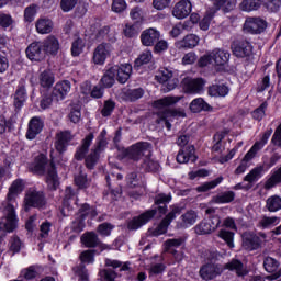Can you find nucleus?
Here are the masks:
<instances>
[{
	"label": "nucleus",
	"instance_id": "f257e3e1",
	"mask_svg": "<svg viewBox=\"0 0 281 281\" xmlns=\"http://www.w3.org/2000/svg\"><path fill=\"white\" fill-rule=\"evenodd\" d=\"M172 201V195L166 193H159L154 199V204L151 209L146 210L140 213L138 216H134L132 220L127 222V229L130 232H137L144 225H148L155 218L156 214H158L159 218L161 216H166L168 214V203Z\"/></svg>",
	"mask_w": 281,
	"mask_h": 281
},
{
	"label": "nucleus",
	"instance_id": "f03ea898",
	"mask_svg": "<svg viewBox=\"0 0 281 281\" xmlns=\"http://www.w3.org/2000/svg\"><path fill=\"white\" fill-rule=\"evenodd\" d=\"M100 36H103L104 41L110 42H103L94 48L92 56V63H94V65H104L106 58H111L113 52H115V47L113 46V43H115V34L111 33L109 26L103 27L100 32Z\"/></svg>",
	"mask_w": 281,
	"mask_h": 281
},
{
	"label": "nucleus",
	"instance_id": "7ed1b4c3",
	"mask_svg": "<svg viewBox=\"0 0 281 281\" xmlns=\"http://www.w3.org/2000/svg\"><path fill=\"white\" fill-rule=\"evenodd\" d=\"M153 148V144L149 142H137L128 147H120L116 145L117 150V159L120 161L127 159L128 161H134L137 164L146 155V153H150Z\"/></svg>",
	"mask_w": 281,
	"mask_h": 281
},
{
	"label": "nucleus",
	"instance_id": "20e7f679",
	"mask_svg": "<svg viewBox=\"0 0 281 281\" xmlns=\"http://www.w3.org/2000/svg\"><path fill=\"white\" fill-rule=\"evenodd\" d=\"M190 142V136L188 135H180L177 138L176 144L180 147L178 155L176 157V161L178 164H196V159L199 157L196 156V148H194V145H188Z\"/></svg>",
	"mask_w": 281,
	"mask_h": 281
},
{
	"label": "nucleus",
	"instance_id": "39448f33",
	"mask_svg": "<svg viewBox=\"0 0 281 281\" xmlns=\"http://www.w3.org/2000/svg\"><path fill=\"white\" fill-rule=\"evenodd\" d=\"M176 117H186V112L170 108H159L156 112V124L161 128L172 131V122H175Z\"/></svg>",
	"mask_w": 281,
	"mask_h": 281
},
{
	"label": "nucleus",
	"instance_id": "423d86ee",
	"mask_svg": "<svg viewBox=\"0 0 281 281\" xmlns=\"http://www.w3.org/2000/svg\"><path fill=\"white\" fill-rule=\"evenodd\" d=\"M71 91V83L69 81H61L56 83L50 97H44L41 101V106L56 105L63 101Z\"/></svg>",
	"mask_w": 281,
	"mask_h": 281
},
{
	"label": "nucleus",
	"instance_id": "0eeeda50",
	"mask_svg": "<svg viewBox=\"0 0 281 281\" xmlns=\"http://www.w3.org/2000/svg\"><path fill=\"white\" fill-rule=\"evenodd\" d=\"M5 224H0V243H3V238H5V232L12 233L16 229L19 225V217L16 216V209L12 205V203H7L3 209Z\"/></svg>",
	"mask_w": 281,
	"mask_h": 281
},
{
	"label": "nucleus",
	"instance_id": "6e6552de",
	"mask_svg": "<svg viewBox=\"0 0 281 281\" xmlns=\"http://www.w3.org/2000/svg\"><path fill=\"white\" fill-rule=\"evenodd\" d=\"M227 63H229V52L220 48L213 49L199 59L200 67H207V65L223 66Z\"/></svg>",
	"mask_w": 281,
	"mask_h": 281
},
{
	"label": "nucleus",
	"instance_id": "1a4fd4ad",
	"mask_svg": "<svg viewBox=\"0 0 281 281\" xmlns=\"http://www.w3.org/2000/svg\"><path fill=\"white\" fill-rule=\"evenodd\" d=\"M170 212L160 221L155 229L151 231L150 235L154 237L164 236V234L168 233V227L170 224L177 218V216L181 215V206L178 204H173L170 206Z\"/></svg>",
	"mask_w": 281,
	"mask_h": 281
},
{
	"label": "nucleus",
	"instance_id": "9d476101",
	"mask_svg": "<svg viewBox=\"0 0 281 281\" xmlns=\"http://www.w3.org/2000/svg\"><path fill=\"white\" fill-rule=\"evenodd\" d=\"M45 205H47V200L45 199V193L43 191L33 190L24 198L25 212H30L32 207H35L36 210H43Z\"/></svg>",
	"mask_w": 281,
	"mask_h": 281
},
{
	"label": "nucleus",
	"instance_id": "9b49d317",
	"mask_svg": "<svg viewBox=\"0 0 281 281\" xmlns=\"http://www.w3.org/2000/svg\"><path fill=\"white\" fill-rule=\"evenodd\" d=\"M241 247L245 251H258L262 249V238L254 232H245L241 235Z\"/></svg>",
	"mask_w": 281,
	"mask_h": 281
},
{
	"label": "nucleus",
	"instance_id": "f8f14e48",
	"mask_svg": "<svg viewBox=\"0 0 281 281\" xmlns=\"http://www.w3.org/2000/svg\"><path fill=\"white\" fill-rule=\"evenodd\" d=\"M199 273L202 280H216L218 276H223V265L209 261L201 266Z\"/></svg>",
	"mask_w": 281,
	"mask_h": 281
},
{
	"label": "nucleus",
	"instance_id": "ddd939ff",
	"mask_svg": "<svg viewBox=\"0 0 281 281\" xmlns=\"http://www.w3.org/2000/svg\"><path fill=\"white\" fill-rule=\"evenodd\" d=\"M267 27L269 23L260 16L247 18L244 23V31L248 34H262Z\"/></svg>",
	"mask_w": 281,
	"mask_h": 281
},
{
	"label": "nucleus",
	"instance_id": "4468645a",
	"mask_svg": "<svg viewBox=\"0 0 281 281\" xmlns=\"http://www.w3.org/2000/svg\"><path fill=\"white\" fill-rule=\"evenodd\" d=\"M45 183L50 192H56L60 188V177H58V168L56 162L50 160L45 176Z\"/></svg>",
	"mask_w": 281,
	"mask_h": 281
},
{
	"label": "nucleus",
	"instance_id": "2eb2a0df",
	"mask_svg": "<svg viewBox=\"0 0 281 281\" xmlns=\"http://www.w3.org/2000/svg\"><path fill=\"white\" fill-rule=\"evenodd\" d=\"M81 244L88 249H95V247H98L99 254H102V251H106V249H110L109 245L100 241V237H98V234L95 232H86L81 236Z\"/></svg>",
	"mask_w": 281,
	"mask_h": 281
},
{
	"label": "nucleus",
	"instance_id": "dca6fc26",
	"mask_svg": "<svg viewBox=\"0 0 281 281\" xmlns=\"http://www.w3.org/2000/svg\"><path fill=\"white\" fill-rule=\"evenodd\" d=\"M71 201H75L76 205H78V196L76 195V191L71 187H67L60 207L61 215L71 216V214H74V206H71Z\"/></svg>",
	"mask_w": 281,
	"mask_h": 281
},
{
	"label": "nucleus",
	"instance_id": "f3484780",
	"mask_svg": "<svg viewBox=\"0 0 281 281\" xmlns=\"http://www.w3.org/2000/svg\"><path fill=\"white\" fill-rule=\"evenodd\" d=\"M26 57L31 63H43L47 55H45V50L43 48V44L41 42H33L26 47Z\"/></svg>",
	"mask_w": 281,
	"mask_h": 281
},
{
	"label": "nucleus",
	"instance_id": "a211bd4d",
	"mask_svg": "<svg viewBox=\"0 0 281 281\" xmlns=\"http://www.w3.org/2000/svg\"><path fill=\"white\" fill-rule=\"evenodd\" d=\"M47 164H49V158H47V155L41 153L35 156L33 162L29 167V170L38 177H45V173L47 172Z\"/></svg>",
	"mask_w": 281,
	"mask_h": 281
},
{
	"label": "nucleus",
	"instance_id": "6ab92c4d",
	"mask_svg": "<svg viewBox=\"0 0 281 281\" xmlns=\"http://www.w3.org/2000/svg\"><path fill=\"white\" fill-rule=\"evenodd\" d=\"M180 87L184 93H201L205 87V81L202 78L192 79L191 77H186L182 79Z\"/></svg>",
	"mask_w": 281,
	"mask_h": 281
},
{
	"label": "nucleus",
	"instance_id": "aec40b11",
	"mask_svg": "<svg viewBox=\"0 0 281 281\" xmlns=\"http://www.w3.org/2000/svg\"><path fill=\"white\" fill-rule=\"evenodd\" d=\"M117 82L126 85L131 75L133 74V66L131 64H121L111 67Z\"/></svg>",
	"mask_w": 281,
	"mask_h": 281
},
{
	"label": "nucleus",
	"instance_id": "412c9836",
	"mask_svg": "<svg viewBox=\"0 0 281 281\" xmlns=\"http://www.w3.org/2000/svg\"><path fill=\"white\" fill-rule=\"evenodd\" d=\"M93 139H95L93 132H90L83 139H81V145L77 147L75 153L76 161H82L86 159L89 154V148H91V144H93Z\"/></svg>",
	"mask_w": 281,
	"mask_h": 281
},
{
	"label": "nucleus",
	"instance_id": "4be33fe9",
	"mask_svg": "<svg viewBox=\"0 0 281 281\" xmlns=\"http://www.w3.org/2000/svg\"><path fill=\"white\" fill-rule=\"evenodd\" d=\"M40 43H42V47L46 57L48 56L54 58L55 56H58V52L60 50V42H58V38H56V36L49 35Z\"/></svg>",
	"mask_w": 281,
	"mask_h": 281
},
{
	"label": "nucleus",
	"instance_id": "5701e85b",
	"mask_svg": "<svg viewBox=\"0 0 281 281\" xmlns=\"http://www.w3.org/2000/svg\"><path fill=\"white\" fill-rule=\"evenodd\" d=\"M191 12H192V2H190V0H180L173 7L172 16L179 20L188 19Z\"/></svg>",
	"mask_w": 281,
	"mask_h": 281
},
{
	"label": "nucleus",
	"instance_id": "b1692460",
	"mask_svg": "<svg viewBox=\"0 0 281 281\" xmlns=\"http://www.w3.org/2000/svg\"><path fill=\"white\" fill-rule=\"evenodd\" d=\"M44 126H45V123H43V120H41V117L33 116L29 121L26 139H36V136L41 135V133L43 132Z\"/></svg>",
	"mask_w": 281,
	"mask_h": 281
},
{
	"label": "nucleus",
	"instance_id": "393cba45",
	"mask_svg": "<svg viewBox=\"0 0 281 281\" xmlns=\"http://www.w3.org/2000/svg\"><path fill=\"white\" fill-rule=\"evenodd\" d=\"M77 207L78 211L76 213V216L82 218L83 221H87V218H90V221H94V218L98 216V209L87 202L77 205Z\"/></svg>",
	"mask_w": 281,
	"mask_h": 281
},
{
	"label": "nucleus",
	"instance_id": "a878e982",
	"mask_svg": "<svg viewBox=\"0 0 281 281\" xmlns=\"http://www.w3.org/2000/svg\"><path fill=\"white\" fill-rule=\"evenodd\" d=\"M56 137L55 149L57 153H59V155H64V153H67V148H69V142H71V132H60L56 135Z\"/></svg>",
	"mask_w": 281,
	"mask_h": 281
},
{
	"label": "nucleus",
	"instance_id": "bb28decb",
	"mask_svg": "<svg viewBox=\"0 0 281 281\" xmlns=\"http://www.w3.org/2000/svg\"><path fill=\"white\" fill-rule=\"evenodd\" d=\"M223 271H235L238 278H245L249 272L245 268V263L239 259L233 258L223 266Z\"/></svg>",
	"mask_w": 281,
	"mask_h": 281
},
{
	"label": "nucleus",
	"instance_id": "cd10ccee",
	"mask_svg": "<svg viewBox=\"0 0 281 281\" xmlns=\"http://www.w3.org/2000/svg\"><path fill=\"white\" fill-rule=\"evenodd\" d=\"M161 37V33L157 29H147L143 31L140 34V41L145 47H150L151 45H155L156 41H159Z\"/></svg>",
	"mask_w": 281,
	"mask_h": 281
},
{
	"label": "nucleus",
	"instance_id": "c85d7f7f",
	"mask_svg": "<svg viewBox=\"0 0 281 281\" xmlns=\"http://www.w3.org/2000/svg\"><path fill=\"white\" fill-rule=\"evenodd\" d=\"M23 190H25V180L21 178L15 179L11 183L9 192L7 194V201H9L8 203H12V201L16 199L18 194H21Z\"/></svg>",
	"mask_w": 281,
	"mask_h": 281
},
{
	"label": "nucleus",
	"instance_id": "c756f323",
	"mask_svg": "<svg viewBox=\"0 0 281 281\" xmlns=\"http://www.w3.org/2000/svg\"><path fill=\"white\" fill-rule=\"evenodd\" d=\"M201 42V38L196 34H189L182 40L176 42L178 49H194Z\"/></svg>",
	"mask_w": 281,
	"mask_h": 281
},
{
	"label": "nucleus",
	"instance_id": "7c9ffc66",
	"mask_svg": "<svg viewBox=\"0 0 281 281\" xmlns=\"http://www.w3.org/2000/svg\"><path fill=\"white\" fill-rule=\"evenodd\" d=\"M233 54L237 56V58H245L251 54V44L247 41L235 42L232 45Z\"/></svg>",
	"mask_w": 281,
	"mask_h": 281
},
{
	"label": "nucleus",
	"instance_id": "2f4dec72",
	"mask_svg": "<svg viewBox=\"0 0 281 281\" xmlns=\"http://www.w3.org/2000/svg\"><path fill=\"white\" fill-rule=\"evenodd\" d=\"M186 102V97H175L168 95L161 99H158L154 102V106H175V104H183Z\"/></svg>",
	"mask_w": 281,
	"mask_h": 281
},
{
	"label": "nucleus",
	"instance_id": "473e14b6",
	"mask_svg": "<svg viewBox=\"0 0 281 281\" xmlns=\"http://www.w3.org/2000/svg\"><path fill=\"white\" fill-rule=\"evenodd\" d=\"M236 8V0H215L213 4V9L211 11L216 14L218 10H222L223 12H232Z\"/></svg>",
	"mask_w": 281,
	"mask_h": 281
},
{
	"label": "nucleus",
	"instance_id": "72a5a7b5",
	"mask_svg": "<svg viewBox=\"0 0 281 281\" xmlns=\"http://www.w3.org/2000/svg\"><path fill=\"white\" fill-rule=\"evenodd\" d=\"M40 85L43 87V89H50V87H54V82H56V79L54 77V72H52L50 69H46L40 74L38 77Z\"/></svg>",
	"mask_w": 281,
	"mask_h": 281
},
{
	"label": "nucleus",
	"instance_id": "f704fd0d",
	"mask_svg": "<svg viewBox=\"0 0 281 281\" xmlns=\"http://www.w3.org/2000/svg\"><path fill=\"white\" fill-rule=\"evenodd\" d=\"M147 156L143 159L140 168L144 172H159V162L150 158V149Z\"/></svg>",
	"mask_w": 281,
	"mask_h": 281
},
{
	"label": "nucleus",
	"instance_id": "c9c22d12",
	"mask_svg": "<svg viewBox=\"0 0 281 281\" xmlns=\"http://www.w3.org/2000/svg\"><path fill=\"white\" fill-rule=\"evenodd\" d=\"M262 0H243L239 4L241 12H257L262 8Z\"/></svg>",
	"mask_w": 281,
	"mask_h": 281
},
{
	"label": "nucleus",
	"instance_id": "e433bc0d",
	"mask_svg": "<svg viewBox=\"0 0 281 281\" xmlns=\"http://www.w3.org/2000/svg\"><path fill=\"white\" fill-rule=\"evenodd\" d=\"M280 183H281V166L271 173L269 179L266 180L263 188L265 190H272V188L280 186Z\"/></svg>",
	"mask_w": 281,
	"mask_h": 281
},
{
	"label": "nucleus",
	"instance_id": "4c0bfd02",
	"mask_svg": "<svg viewBox=\"0 0 281 281\" xmlns=\"http://www.w3.org/2000/svg\"><path fill=\"white\" fill-rule=\"evenodd\" d=\"M35 27L38 34H49L54 30V23L49 19L42 18L37 20Z\"/></svg>",
	"mask_w": 281,
	"mask_h": 281
},
{
	"label": "nucleus",
	"instance_id": "58836bf2",
	"mask_svg": "<svg viewBox=\"0 0 281 281\" xmlns=\"http://www.w3.org/2000/svg\"><path fill=\"white\" fill-rule=\"evenodd\" d=\"M234 199H236V193L234 191H226L213 196V203L224 205L225 203H232Z\"/></svg>",
	"mask_w": 281,
	"mask_h": 281
},
{
	"label": "nucleus",
	"instance_id": "ea45409f",
	"mask_svg": "<svg viewBox=\"0 0 281 281\" xmlns=\"http://www.w3.org/2000/svg\"><path fill=\"white\" fill-rule=\"evenodd\" d=\"M194 232L198 236H205L207 234H212L214 232V227L207 220H202L195 227Z\"/></svg>",
	"mask_w": 281,
	"mask_h": 281
},
{
	"label": "nucleus",
	"instance_id": "a19ab883",
	"mask_svg": "<svg viewBox=\"0 0 281 281\" xmlns=\"http://www.w3.org/2000/svg\"><path fill=\"white\" fill-rule=\"evenodd\" d=\"M265 171V167L259 166L251 169L245 177L244 181L248 183H256L259 179H262V172Z\"/></svg>",
	"mask_w": 281,
	"mask_h": 281
},
{
	"label": "nucleus",
	"instance_id": "79ce46f5",
	"mask_svg": "<svg viewBox=\"0 0 281 281\" xmlns=\"http://www.w3.org/2000/svg\"><path fill=\"white\" fill-rule=\"evenodd\" d=\"M223 176H220L215 178L214 180H211L209 182H204L201 186L196 187V192H210V190H214V188L221 186L223 183Z\"/></svg>",
	"mask_w": 281,
	"mask_h": 281
},
{
	"label": "nucleus",
	"instance_id": "37998d69",
	"mask_svg": "<svg viewBox=\"0 0 281 281\" xmlns=\"http://www.w3.org/2000/svg\"><path fill=\"white\" fill-rule=\"evenodd\" d=\"M226 135V131L216 132L213 135V146L211 147L212 153H221L223 148V139H225Z\"/></svg>",
	"mask_w": 281,
	"mask_h": 281
},
{
	"label": "nucleus",
	"instance_id": "c03bdc74",
	"mask_svg": "<svg viewBox=\"0 0 281 281\" xmlns=\"http://www.w3.org/2000/svg\"><path fill=\"white\" fill-rule=\"evenodd\" d=\"M97 254H100V251L95 249L83 250L79 256L81 265H93V262H95Z\"/></svg>",
	"mask_w": 281,
	"mask_h": 281
},
{
	"label": "nucleus",
	"instance_id": "a18cd8bd",
	"mask_svg": "<svg viewBox=\"0 0 281 281\" xmlns=\"http://www.w3.org/2000/svg\"><path fill=\"white\" fill-rule=\"evenodd\" d=\"M115 85V74L112 68H109L100 80V86L104 89H111Z\"/></svg>",
	"mask_w": 281,
	"mask_h": 281
},
{
	"label": "nucleus",
	"instance_id": "49530a36",
	"mask_svg": "<svg viewBox=\"0 0 281 281\" xmlns=\"http://www.w3.org/2000/svg\"><path fill=\"white\" fill-rule=\"evenodd\" d=\"M20 278H22L23 281H34L36 278H38V271L36 270V266L32 265L27 268H24L21 271Z\"/></svg>",
	"mask_w": 281,
	"mask_h": 281
},
{
	"label": "nucleus",
	"instance_id": "de8ad7c7",
	"mask_svg": "<svg viewBox=\"0 0 281 281\" xmlns=\"http://www.w3.org/2000/svg\"><path fill=\"white\" fill-rule=\"evenodd\" d=\"M229 93V88L225 85H214L209 88V94L214 98H225Z\"/></svg>",
	"mask_w": 281,
	"mask_h": 281
},
{
	"label": "nucleus",
	"instance_id": "09e8293b",
	"mask_svg": "<svg viewBox=\"0 0 281 281\" xmlns=\"http://www.w3.org/2000/svg\"><path fill=\"white\" fill-rule=\"evenodd\" d=\"M217 236L218 238L224 240V243H226L229 249H234V236H235L234 232L222 228L218 231Z\"/></svg>",
	"mask_w": 281,
	"mask_h": 281
},
{
	"label": "nucleus",
	"instance_id": "8fccbe9b",
	"mask_svg": "<svg viewBox=\"0 0 281 281\" xmlns=\"http://www.w3.org/2000/svg\"><path fill=\"white\" fill-rule=\"evenodd\" d=\"M280 268V261L273 257H266L263 260V269L267 273H276Z\"/></svg>",
	"mask_w": 281,
	"mask_h": 281
},
{
	"label": "nucleus",
	"instance_id": "3c124183",
	"mask_svg": "<svg viewBox=\"0 0 281 281\" xmlns=\"http://www.w3.org/2000/svg\"><path fill=\"white\" fill-rule=\"evenodd\" d=\"M266 207L268 212H279L281 210V198L280 195H272L267 199Z\"/></svg>",
	"mask_w": 281,
	"mask_h": 281
},
{
	"label": "nucleus",
	"instance_id": "603ef678",
	"mask_svg": "<svg viewBox=\"0 0 281 281\" xmlns=\"http://www.w3.org/2000/svg\"><path fill=\"white\" fill-rule=\"evenodd\" d=\"M85 159V166L88 170H95V166H98V161H100V154H97L93 150H90L89 156Z\"/></svg>",
	"mask_w": 281,
	"mask_h": 281
},
{
	"label": "nucleus",
	"instance_id": "864d4df0",
	"mask_svg": "<svg viewBox=\"0 0 281 281\" xmlns=\"http://www.w3.org/2000/svg\"><path fill=\"white\" fill-rule=\"evenodd\" d=\"M179 87V78L177 75H173L169 79H167L164 83H161V91L168 93L170 91H175V88Z\"/></svg>",
	"mask_w": 281,
	"mask_h": 281
},
{
	"label": "nucleus",
	"instance_id": "5fc2aeb1",
	"mask_svg": "<svg viewBox=\"0 0 281 281\" xmlns=\"http://www.w3.org/2000/svg\"><path fill=\"white\" fill-rule=\"evenodd\" d=\"M86 220H82V217H78L76 215L75 220L70 223V229L74 232V234H81V232H85V227H87Z\"/></svg>",
	"mask_w": 281,
	"mask_h": 281
},
{
	"label": "nucleus",
	"instance_id": "6e6d98bb",
	"mask_svg": "<svg viewBox=\"0 0 281 281\" xmlns=\"http://www.w3.org/2000/svg\"><path fill=\"white\" fill-rule=\"evenodd\" d=\"M172 76H175V71H172V69L169 68H161L157 75H156V80L157 82H159L160 85L165 83L167 80H170V78H172Z\"/></svg>",
	"mask_w": 281,
	"mask_h": 281
},
{
	"label": "nucleus",
	"instance_id": "4d7b16f0",
	"mask_svg": "<svg viewBox=\"0 0 281 281\" xmlns=\"http://www.w3.org/2000/svg\"><path fill=\"white\" fill-rule=\"evenodd\" d=\"M13 102L14 106H24L25 102H27V92L25 91V88L16 90Z\"/></svg>",
	"mask_w": 281,
	"mask_h": 281
},
{
	"label": "nucleus",
	"instance_id": "13d9d810",
	"mask_svg": "<svg viewBox=\"0 0 281 281\" xmlns=\"http://www.w3.org/2000/svg\"><path fill=\"white\" fill-rule=\"evenodd\" d=\"M108 146H109V140H106V138L97 137L95 144L91 150H92V153H95L97 155L101 156L102 153H104V150H106Z\"/></svg>",
	"mask_w": 281,
	"mask_h": 281
},
{
	"label": "nucleus",
	"instance_id": "bf43d9fd",
	"mask_svg": "<svg viewBox=\"0 0 281 281\" xmlns=\"http://www.w3.org/2000/svg\"><path fill=\"white\" fill-rule=\"evenodd\" d=\"M82 52H85V40L78 37L77 40H75L72 42L71 55L75 57L80 56V54H82Z\"/></svg>",
	"mask_w": 281,
	"mask_h": 281
},
{
	"label": "nucleus",
	"instance_id": "052dcab7",
	"mask_svg": "<svg viewBox=\"0 0 281 281\" xmlns=\"http://www.w3.org/2000/svg\"><path fill=\"white\" fill-rule=\"evenodd\" d=\"M21 247H23V241H21V238L16 235L13 236L9 247V250L12 251V256H15V254H21Z\"/></svg>",
	"mask_w": 281,
	"mask_h": 281
},
{
	"label": "nucleus",
	"instance_id": "680f3d73",
	"mask_svg": "<svg viewBox=\"0 0 281 281\" xmlns=\"http://www.w3.org/2000/svg\"><path fill=\"white\" fill-rule=\"evenodd\" d=\"M75 186H77L79 190H87V188H89V179L87 178V175L79 173L78 176H76Z\"/></svg>",
	"mask_w": 281,
	"mask_h": 281
},
{
	"label": "nucleus",
	"instance_id": "e2e57ef3",
	"mask_svg": "<svg viewBox=\"0 0 281 281\" xmlns=\"http://www.w3.org/2000/svg\"><path fill=\"white\" fill-rule=\"evenodd\" d=\"M181 218L184 225H194L196 223V212L193 210L187 211L181 215Z\"/></svg>",
	"mask_w": 281,
	"mask_h": 281
},
{
	"label": "nucleus",
	"instance_id": "0e129e2a",
	"mask_svg": "<svg viewBox=\"0 0 281 281\" xmlns=\"http://www.w3.org/2000/svg\"><path fill=\"white\" fill-rule=\"evenodd\" d=\"M265 8L268 12L276 13L280 12L281 0H266Z\"/></svg>",
	"mask_w": 281,
	"mask_h": 281
},
{
	"label": "nucleus",
	"instance_id": "69168bd1",
	"mask_svg": "<svg viewBox=\"0 0 281 281\" xmlns=\"http://www.w3.org/2000/svg\"><path fill=\"white\" fill-rule=\"evenodd\" d=\"M76 276H78V281H89V271L87 267L80 263L75 270Z\"/></svg>",
	"mask_w": 281,
	"mask_h": 281
},
{
	"label": "nucleus",
	"instance_id": "338daca9",
	"mask_svg": "<svg viewBox=\"0 0 281 281\" xmlns=\"http://www.w3.org/2000/svg\"><path fill=\"white\" fill-rule=\"evenodd\" d=\"M100 277L102 281H115V278H117V272L111 269H103L100 271Z\"/></svg>",
	"mask_w": 281,
	"mask_h": 281
},
{
	"label": "nucleus",
	"instance_id": "774afa93",
	"mask_svg": "<svg viewBox=\"0 0 281 281\" xmlns=\"http://www.w3.org/2000/svg\"><path fill=\"white\" fill-rule=\"evenodd\" d=\"M126 183L130 188H139V178L137 177V172L133 171L127 173Z\"/></svg>",
	"mask_w": 281,
	"mask_h": 281
}]
</instances>
